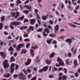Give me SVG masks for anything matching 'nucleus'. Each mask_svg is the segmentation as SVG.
<instances>
[{
	"label": "nucleus",
	"instance_id": "f257e3e1",
	"mask_svg": "<svg viewBox=\"0 0 80 80\" xmlns=\"http://www.w3.org/2000/svg\"><path fill=\"white\" fill-rule=\"evenodd\" d=\"M20 22H14L11 23V25L9 27L12 30H13L14 29V27L13 25H14L15 27H17L18 25H20Z\"/></svg>",
	"mask_w": 80,
	"mask_h": 80
},
{
	"label": "nucleus",
	"instance_id": "f03ea898",
	"mask_svg": "<svg viewBox=\"0 0 80 80\" xmlns=\"http://www.w3.org/2000/svg\"><path fill=\"white\" fill-rule=\"evenodd\" d=\"M18 78L20 80H25L27 79V78L26 77V76L25 75H24L23 73L22 72H20L18 75Z\"/></svg>",
	"mask_w": 80,
	"mask_h": 80
},
{
	"label": "nucleus",
	"instance_id": "7ed1b4c3",
	"mask_svg": "<svg viewBox=\"0 0 80 80\" xmlns=\"http://www.w3.org/2000/svg\"><path fill=\"white\" fill-rule=\"evenodd\" d=\"M8 62V61L7 59H6L5 61L3 62V65L4 68H7L9 66V64Z\"/></svg>",
	"mask_w": 80,
	"mask_h": 80
},
{
	"label": "nucleus",
	"instance_id": "20e7f679",
	"mask_svg": "<svg viewBox=\"0 0 80 80\" xmlns=\"http://www.w3.org/2000/svg\"><path fill=\"white\" fill-rule=\"evenodd\" d=\"M31 62H32V60H31V59L28 58V59L27 62H25L24 63V65L25 66H28L29 65H30V63H31Z\"/></svg>",
	"mask_w": 80,
	"mask_h": 80
},
{
	"label": "nucleus",
	"instance_id": "39448f33",
	"mask_svg": "<svg viewBox=\"0 0 80 80\" xmlns=\"http://www.w3.org/2000/svg\"><path fill=\"white\" fill-rule=\"evenodd\" d=\"M15 67V64L13 63L11 64L10 69L11 70V73H12L14 72V67Z\"/></svg>",
	"mask_w": 80,
	"mask_h": 80
},
{
	"label": "nucleus",
	"instance_id": "423d86ee",
	"mask_svg": "<svg viewBox=\"0 0 80 80\" xmlns=\"http://www.w3.org/2000/svg\"><path fill=\"white\" fill-rule=\"evenodd\" d=\"M29 21H30V24L32 25H33L36 22V19L35 18L30 19Z\"/></svg>",
	"mask_w": 80,
	"mask_h": 80
},
{
	"label": "nucleus",
	"instance_id": "0eeeda50",
	"mask_svg": "<svg viewBox=\"0 0 80 80\" xmlns=\"http://www.w3.org/2000/svg\"><path fill=\"white\" fill-rule=\"evenodd\" d=\"M66 42L68 43L70 46L71 45V43H72V39L68 38L65 40Z\"/></svg>",
	"mask_w": 80,
	"mask_h": 80
},
{
	"label": "nucleus",
	"instance_id": "6e6552de",
	"mask_svg": "<svg viewBox=\"0 0 80 80\" xmlns=\"http://www.w3.org/2000/svg\"><path fill=\"white\" fill-rule=\"evenodd\" d=\"M55 30V33H58V30H59V26L58 25H56L55 27L54 28Z\"/></svg>",
	"mask_w": 80,
	"mask_h": 80
},
{
	"label": "nucleus",
	"instance_id": "1a4fd4ad",
	"mask_svg": "<svg viewBox=\"0 0 80 80\" xmlns=\"http://www.w3.org/2000/svg\"><path fill=\"white\" fill-rule=\"evenodd\" d=\"M74 48H75L74 47L72 48L71 50L72 52L73 55H75L76 54V53H77V50L76 48H75L74 50L73 51Z\"/></svg>",
	"mask_w": 80,
	"mask_h": 80
},
{
	"label": "nucleus",
	"instance_id": "9d476101",
	"mask_svg": "<svg viewBox=\"0 0 80 80\" xmlns=\"http://www.w3.org/2000/svg\"><path fill=\"white\" fill-rule=\"evenodd\" d=\"M23 7H25V8H26L27 9H28L29 10H30V11H32V6H29L28 5H24Z\"/></svg>",
	"mask_w": 80,
	"mask_h": 80
},
{
	"label": "nucleus",
	"instance_id": "9b49d317",
	"mask_svg": "<svg viewBox=\"0 0 80 80\" xmlns=\"http://www.w3.org/2000/svg\"><path fill=\"white\" fill-rule=\"evenodd\" d=\"M0 55L2 58H6V55L5 53L2 52H0Z\"/></svg>",
	"mask_w": 80,
	"mask_h": 80
},
{
	"label": "nucleus",
	"instance_id": "f8f14e48",
	"mask_svg": "<svg viewBox=\"0 0 80 80\" xmlns=\"http://www.w3.org/2000/svg\"><path fill=\"white\" fill-rule=\"evenodd\" d=\"M73 68H75V67H77V66L78 65V64H77V60L75 59L74 60L73 62Z\"/></svg>",
	"mask_w": 80,
	"mask_h": 80
},
{
	"label": "nucleus",
	"instance_id": "ddd939ff",
	"mask_svg": "<svg viewBox=\"0 0 80 80\" xmlns=\"http://www.w3.org/2000/svg\"><path fill=\"white\" fill-rule=\"evenodd\" d=\"M30 55H31L32 57H33V56L34 55V51H33V50L31 49L30 50Z\"/></svg>",
	"mask_w": 80,
	"mask_h": 80
},
{
	"label": "nucleus",
	"instance_id": "4468645a",
	"mask_svg": "<svg viewBox=\"0 0 80 80\" xmlns=\"http://www.w3.org/2000/svg\"><path fill=\"white\" fill-rule=\"evenodd\" d=\"M55 52H52L49 56V58H53V57H55Z\"/></svg>",
	"mask_w": 80,
	"mask_h": 80
},
{
	"label": "nucleus",
	"instance_id": "2eb2a0df",
	"mask_svg": "<svg viewBox=\"0 0 80 80\" xmlns=\"http://www.w3.org/2000/svg\"><path fill=\"white\" fill-rule=\"evenodd\" d=\"M45 62L48 65H50V64H51L52 61L49 60L48 59H47L45 60Z\"/></svg>",
	"mask_w": 80,
	"mask_h": 80
},
{
	"label": "nucleus",
	"instance_id": "dca6fc26",
	"mask_svg": "<svg viewBox=\"0 0 80 80\" xmlns=\"http://www.w3.org/2000/svg\"><path fill=\"white\" fill-rule=\"evenodd\" d=\"M48 66H46L43 67L42 68L43 72H46V71H47V70H48Z\"/></svg>",
	"mask_w": 80,
	"mask_h": 80
},
{
	"label": "nucleus",
	"instance_id": "f3484780",
	"mask_svg": "<svg viewBox=\"0 0 80 80\" xmlns=\"http://www.w3.org/2000/svg\"><path fill=\"white\" fill-rule=\"evenodd\" d=\"M48 15H47L46 16H43L42 17V19L43 20L46 21L47 20V19L48 18Z\"/></svg>",
	"mask_w": 80,
	"mask_h": 80
},
{
	"label": "nucleus",
	"instance_id": "a211bd4d",
	"mask_svg": "<svg viewBox=\"0 0 80 80\" xmlns=\"http://www.w3.org/2000/svg\"><path fill=\"white\" fill-rule=\"evenodd\" d=\"M10 77V74L9 73H6L4 75V77H5L6 78H9Z\"/></svg>",
	"mask_w": 80,
	"mask_h": 80
},
{
	"label": "nucleus",
	"instance_id": "6ab92c4d",
	"mask_svg": "<svg viewBox=\"0 0 80 80\" xmlns=\"http://www.w3.org/2000/svg\"><path fill=\"white\" fill-rule=\"evenodd\" d=\"M24 16H22L21 17H19L17 19V20L18 21H19L20 20H23L24 19Z\"/></svg>",
	"mask_w": 80,
	"mask_h": 80
},
{
	"label": "nucleus",
	"instance_id": "aec40b11",
	"mask_svg": "<svg viewBox=\"0 0 80 80\" xmlns=\"http://www.w3.org/2000/svg\"><path fill=\"white\" fill-rule=\"evenodd\" d=\"M16 13V15L14 17V18H18V17L20 16V12H17Z\"/></svg>",
	"mask_w": 80,
	"mask_h": 80
},
{
	"label": "nucleus",
	"instance_id": "412c9836",
	"mask_svg": "<svg viewBox=\"0 0 80 80\" xmlns=\"http://www.w3.org/2000/svg\"><path fill=\"white\" fill-rule=\"evenodd\" d=\"M44 31H43L44 32H46L47 33H50V30L48 29L47 28H46L44 29Z\"/></svg>",
	"mask_w": 80,
	"mask_h": 80
},
{
	"label": "nucleus",
	"instance_id": "4be33fe9",
	"mask_svg": "<svg viewBox=\"0 0 80 80\" xmlns=\"http://www.w3.org/2000/svg\"><path fill=\"white\" fill-rule=\"evenodd\" d=\"M19 47L21 48H23L25 47V43H20L18 45Z\"/></svg>",
	"mask_w": 80,
	"mask_h": 80
},
{
	"label": "nucleus",
	"instance_id": "5701e85b",
	"mask_svg": "<svg viewBox=\"0 0 80 80\" xmlns=\"http://www.w3.org/2000/svg\"><path fill=\"white\" fill-rule=\"evenodd\" d=\"M27 26H22L20 28V30H23V29H24V30H25V29H27Z\"/></svg>",
	"mask_w": 80,
	"mask_h": 80
},
{
	"label": "nucleus",
	"instance_id": "b1692460",
	"mask_svg": "<svg viewBox=\"0 0 80 80\" xmlns=\"http://www.w3.org/2000/svg\"><path fill=\"white\" fill-rule=\"evenodd\" d=\"M26 53L27 50L23 49L22 50V51L21 52V54H22V53Z\"/></svg>",
	"mask_w": 80,
	"mask_h": 80
},
{
	"label": "nucleus",
	"instance_id": "393cba45",
	"mask_svg": "<svg viewBox=\"0 0 80 80\" xmlns=\"http://www.w3.org/2000/svg\"><path fill=\"white\" fill-rule=\"evenodd\" d=\"M11 62H15V58L13 56H12L10 58Z\"/></svg>",
	"mask_w": 80,
	"mask_h": 80
},
{
	"label": "nucleus",
	"instance_id": "a878e982",
	"mask_svg": "<svg viewBox=\"0 0 80 80\" xmlns=\"http://www.w3.org/2000/svg\"><path fill=\"white\" fill-rule=\"evenodd\" d=\"M39 58V57L37 56L36 58V63H39L40 62V60L38 59Z\"/></svg>",
	"mask_w": 80,
	"mask_h": 80
},
{
	"label": "nucleus",
	"instance_id": "bb28decb",
	"mask_svg": "<svg viewBox=\"0 0 80 80\" xmlns=\"http://www.w3.org/2000/svg\"><path fill=\"white\" fill-rule=\"evenodd\" d=\"M53 39H51L50 40H47L46 41V42L47 43H48V44H50V43H51V42H52V41Z\"/></svg>",
	"mask_w": 80,
	"mask_h": 80
},
{
	"label": "nucleus",
	"instance_id": "cd10ccee",
	"mask_svg": "<svg viewBox=\"0 0 80 80\" xmlns=\"http://www.w3.org/2000/svg\"><path fill=\"white\" fill-rule=\"evenodd\" d=\"M1 22H4L5 21V16H2L1 18Z\"/></svg>",
	"mask_w": 80,
	"mask_h": 80
},
{
	"label": "nucleus",
	"instance_id": "c85d7f7f",
	"mask_svg": "<svg viewBox=\"0 0 80 80\" xmlns=\"http://www.w3.org/2000/svg\"><path fill=\"white\" fill-rule=\"evenodd\" d=\"M59 64L61 66H64L65 65V64L63 61H62L61 62H60Z\"/></svg>",
	"mask_w": 80,
	"mask_h": 80
},
{
	"label": "nucleus",
	"instance_id": "c756f323",
	"mask_svg": "<svg viewBox=\"0 0 80 80\" xmlns=\"http://www.w3.org/2000/svg\"><path fill=\"white\" fill-rule=\"evenodd\" d=\"M42 33H43V35L44 37H47V36H48V33L46 34L45 32H42Z\"/></svg>",
	"mask_w": 80,
	"mask_h": 80
},
{
	"label": "nucleus",
	"instance_id": "7c9ffc66",
	"mask_svg": "<svg viewBox=\"0 0 80 80\" xmlns=\"http://www.w3.org/2000/svg\"><path fill=\"white\" fill-rule=\"evenodd\" d=\"M65 63L67 65H69L70 64V62H69V60L68 59H67L66 60Z\"/></svg>",
	"mask_w": 80,
	"mask_h": 80
},
{
	"label": "nucleus",
	"instance_id": "2f4dec72",
	"mask_svg": "<svg viewBox=\"0 0 80 80\" xmlns=\"http://www.w3.org/2000/svg\"><path fill=\"white\" fill-rule=\"evenodd\" d=\"M23 13H25V14H28L29 13V11L28 10H25L23 11Z\"/></svg>",
	"mask_w": 80,
	"mask_h": 80
},
{
	"label": "nucleus",
	"instance_id": "473e14b6",
	"mask_svg": "<svg viewBox=\"0 0 80 80\" xmlns=\"http://www.w3.org/2000/svg\"><path fill=\"white\" fill-rule=\"evenodd\" d=\"M29 29L30 30H31L32 31H33L34 30V28L31 26H30L29 27Z\"/></svg>",
	"mask_w": 80,
	"mask_h": 80
},
{
	"label": "nucleus",
	"instance_id": "72a5a7b5",
	"mask_svg": "<svg viewBox=\"0 0 80 80\" xmlns=\"http://www.w3.org/2000/svg\"><path fill=\"white\" fill-rule=\"evenodd\" d=\"M3 27V23H0V30H2Z\"/></svg>",
	"mask_w": 80,
	"mask_h": 80
},
{
	"label": "nucleus",
	"instance_id": "f704fd0d",
	"mask_svg": "<svg viewBox=\"0 0 80 80\" xmlns=\"http://www.w3.org/2000/svg\"><path fill=\"white\" fill-rule=\"evenodd\" d=\"M8 51H13V48L12 47H9V48L8 49Z\"/></svg>",
	"mask_w": 80,
	"mask_h": 80
},
{
	"label": "nucleus",
	"instance_id": "c9c22d12",
	"mask_svg": "<svg viewBox=\"0 0 80 80\" xmlns=\"http://www.w3.org/2000/svg\"><path fill=\"white\" fill-rule=\"evenodd\" d=\"M15 13H16L15 12H13V13L11 12V17H14L15 16Z\"/></svg>",
	"mask_w": 80,
	"mask_h": 80
},
{
	"label": "nucleus",
	"instance_id": "e433bc0d",
	"mask_svg": "<svg viewBox=\"0 0 80 80\" xmlns=\"http://www.w3.org/2000/svg\"><path fill=\"white\" fill-rule=\"evenodd\" d=\"M17 5H18V3H19V4L22 3V1H20V0H17Z\"/></svg>",
	"mask_w": 80,
	"mask_h": 80
},
{
	"label": "nucleus",
	"instance_id": "4c0bfd02",
	"mask_svg": "<svg viewBox=\"0 0 80 80\" xmlns=\"http://www.w3.org/2000/svg\"><path fill=\"white\" fill-rule=\"evenodd\" d=\"M31 48H33L34 50L36 49V48H38V46H35V47H34L33 46H32L31 47Z\"/></svg>",
	"mask_w": 80,
	"mask_h": 80
},
{
	"label": "nucleus",
	"instance_id": "58836bf2",
	"mask_svg": "<svg viewBox=\"0 0 80 80\" xmlns=\"http://www.w3.org/2000/svg\"><path fill=\"white\" fill-rule=\"evenodd\" d=\"M43 30V29L42 28H39L38 30H37V32H42Z\"/></svg>",
	"mask_w": 80,
	"mask_h": 80
},
{
	"label": "nucleus",
	"instance_id": "ea45409f",
	"mask_svg": "<svg viewBox=\"0 0 80 80\" xmlns=\"http://www.w3.org/2000/svg\"><path fill=\"white\" fill-rule=\"evenodd\" d=\"M20 48H21L19 47V45H18L16 48V50H17V51H20Z\"/></svg>",
	"mask_w": 80,
	"mask_h": 80
},
{
	"label": "nucleus",
	"instance_id": "a19ab883",
	"mask_svg": "<svg viewBox=\"0 0 80 80\" xmlns=\"http://www.w3.org/2000/svg\"><path fill=\"white\" fill-rule=\"evenodd\" d=\"M36 15L37 18L38 19H41V18H40V16L38 14H37Z\"/></svg>",
	"mask_w": 80,
	"mask_h": 80
},
{
	"label": "nucleus",
	"instance_id": "79ce46f5",
	"mask_svg": "<svg viewBox=\"0 0 80 80\" xmlns=\"http://www.w3.org/2000/svg\"><path fill=\"white\" fill-rule=\"evenodd\" d=\"M22 71L25 75H27V74H28V72H27V71H26L25 69H23Z\"/></svg>",
	"mask_w": 80,
	"mask_h": 80
},
{
	"label": "nucleus",
	"instance_id": "37998d69",
	"mask_svg": "<svg viewBox=\"0 0 80 80\" xmlns=\"http://www.w3.org/2000/svg\"><path fill=\"white\" fill-rule=\"evenodd\" d=\"M30 43H28L26 44V47L27 48H29V47H30Z\"/></svg>",
	"mask_w": 80,
	"mask_h": 80
},
{
	"label": "nucleus",
	"instance_id": "c03bdc74",
	"mask_svg": "<svg viewBox=\"0 0 80 80\" xmlns=\"http://www.w3.org/2000/svg\"><path fill=\"white\" fill-rule=\"evenodd\" d=\"M69 25L72 27H74V28H77V26H75L74 25H73L72 24H70Z\"/></svg>",
	"mask_w": 80,
	"mask_h": 80
},
{
	"label": "nucleus",
	"instance_id": "a18cd8bd",
	"mask_svg": "<svg viewBox=\"0 0 80 80\" xmlns=\"http://www.w3.org/2000/svg\"><path fill=\"white\" fill-rule=\"evenodd\" d=\"M58 69H57V68L54 67V68L53 69V70H52V72H55V71H57Z\"/></svg>",
	"mask_w": 80,
	"mask_h": 80
},
{
	"label": "nucleus",
	"instance_id": "49530a36",
	"mask_svg": "<svg viewBox=\"0 0 80 80\" xmlns=\"http://www.w3.org/2000/svg\"><path fill=\"white\" fill-rule=\"evenodd\" d=\"M34 12H35V14H38V10L37 9H35L34 10Z\"/></svg>",
	"mask_w": 80,
	"mask_h": 80
},
{
	"label": "nucleus",
	"instance_id": "de8ad7c7",
	"mask_svg": "<svg viewBox=\"0 0 80 80\" xmlns=\"http://www.w3.org/2000/svg\"><path fill=\"white\" fill-rule=\"evenodd\" d=\"M62 78L63 80H67V76L64 75L62 77Z\"/></svg>",
	"mask_w": 80,
	"mask_h": 80
},
{
	"label": "nucleus",
	"instance_id": "09e8293b",
	"mask_svg": "<svg viewBox=\"0 0 80 80\" xmlns=\"http://www.w3.org/2000/svg\"><path fill=\"white\" fill-rule=\"evenodd\" d=\"M57 60L58 62H59V63H60V62H62V60L60 58H58Z\"/></svg>",
	"mask_w": 80,
	"mask_h": 80
},
{
	"label": "nucleus",
	"instance_id": "8fccbe9b",
	"mask_svg": "<svg viewBox=\"0 0 80 80\" xmlns=\"http://www.w3.org/2000/svg\"><path fill=\"white\" fill-rule=\"evenodd\" d=\"M63 70L64 73H67V69L64 68L63 69Z\"/></svg>",
	"mask_w": 80,
	"mask_h": 80
},
{
	"label": "nucleus",
	"instance_id": "3c124183",
	"mask_svg": "<svg viewBox=\"0 0 80 80\" xmlns=\"http://www.w3.org/2000/svg\"><path fill=\"white\" fill-rule=\"evenodd\" d=\"M58 71H63V68L60 67L58 68Z\"/></svg>",
	"mask_w": 80,
	"mask_h": 80
},
{
	"label": "nucleus",
	"instance_id": "603ef678",
	"mask_svg": "<svg viewBox=\"0 0 80 80\" xmlns=\"http://www.w3.org/2000/svg\"><path fill=\"white\" fill-rule=\"evenodd\" d=\"M24 42H30V39L28 38H26L24 40Z\"/></svg>",
	"mask_w": 80,
	"mask_h": 80
},
{
	"label": "nucleus",
	"instance_id": "864d4df0",
	"mask_svg": "<svg viewBox=\"0 0 80 80\" xmlns=\"http://www.w3.org/2000/svg\"><path fill=\"white\" fill-rule=\"evenodd\" d=\"M37 79V76L33 77L31 80H35Z\"/></svg>",
	"mask_w": 80,
	"mask_h": 80
},
{
	"label": "nucleus",
	"instance_id": "5fc2aeb1",
	"mask_svg": "<svg viewBox=\"0 0 80 80\" xmlns=\"http://www.w3.org/2000/svg\"><path fill=\"white\" fill-rule=\"evenodd\" d=\"M49 23L50 24H51V25H53V21L50 20L49 21Z\"/></svg>",
	"mask_w": 80,
	"mask_h": 80
},
{
	"label": "nucleus",
	"instance_id": "6e6d98bb",
	"mask_svg": "<svg viewBox=\"0 0 80 80\" xmlns=\"http://www.w3.org/2000/svg\"><path fill=\"white\" fill-rule=\"evenodd\" d=\"M28 22V20L27 19H25L24 20V23H25V22Z\"/></svg>",
	"mask_w": 80,
	"mask_h": 80
},
{
	"label": "nucleus",
	"instance_id": "4d7b16f0",
	"mask_svg": "<svg viewBox=\"0 0 80 80\" xmlns=\"http://www.w3.org/2000/svg\"><path fill=\"white\" fill-rule=\"evenodd\" d=\"M27 71L28 73H31V72H32V71L30 69H27Z\"/></svg>",
	"mask_w": 80,
	"mask_h": 80
},
{
	"label": "nucleus",
	"instance_id": "13d9d810",
	"mask_svg": "<svg viewBox=\"0 0 80 80\" xmlns=\"http://www.w3.org/2000/svg\"><path fill=\"white\" fill-rule=\"evenodd\" d=\"M18 74H14L13 75V78H16L17 77H18Z\"/></svg>",
	"mask_w": 80,
	"mask_h": 80
},
{
	"label": "nucleus",
	"instance_id": "bf43d9fd",
	"mask_svg": "<svg viewBox=\"0 0 80 80\" xmlns=\"http://www.w3.org/2000/svg\"><path fill=\"white\" fill-rule=\"evenodd\" d=\"M48 28L49 29H51V30H53V28H52V26L50 25H49L48 26Z\"/></svg>",
	"mask_w": 80,
	"mask_h": 80
},
{
	"label": "nucleus",
	"instance_id": "052dcab7",
	"mask_svg": "<svg viewBox=\"0 0 80 80\" xmlns=\"http://www.w3.org/2000/svg\"><path fill=\"white\" fill-rule=\"evenodd\" d=\"M79 7L80 6H79V5L75 7V9H76V10H78V9H79Z\"/></svg>",
	"mask_w": 80,
	"mask_h": 80
},
{
	"label": "nucleus",
	"instance_id": "680f3d73",
	"mask_svg": "<svg viewBox=\"0 0 80 80\" xmlns=\"http://www.w3.org/2000/svg\"><path fill=\"white\" fill-rule=\"evenodd\" d=\"M18 67H19V66L18 65H16L15 69L16 70H18Z\"/></svg>",
	"mask_w": 80,
	"mask_h": 80
},
{
	"label": "nucleus",
	"instance_id": "e2e57ef3",
	"mask_svg": "<svg viewBox=\"0 0 80 80\" xmlns=\"http://www.w3.org/2000/svg\"><path fill=\"white\" fill-rule=\"evenodd\" d=\"M38 72L39 73L43 72V68H42V69H39L38 71Z\"/></svg>",
	"mask_w": 80,
	"mask_h": 80
},
{
	"label": "nucleus",
	"instance_id": "0e129e2a",
	"mask_svg": "<svg viewBox=\"0 0 80 80\" xmlns=\"http://www.w3.org/2000/svg\"><path fill=\"white\" fill-rule=\"evenodd\" d=\"M52 43H53L54 44H57V41L56 40H53L52 42Z\"/></svg>",
	"mask_w": 80,
	"mask_h": 80
},
{
	"label": "nucleus",
	"instance_id": "69168bd1",
	"mask_svg": "<svg viewBox=\"0 0 80 80\" xmlns=\"http://www.w3.org/2000/svg\"><path fill=\"white\" fill-rule=\"evenodd\" d=\"M22 36H20L19 38V41L22 42Z\"/></svg>",
	"mask_w": 80,
	"mask_h": 80
},
{
	"label": "nucleus",
	"instance_id": "338daca9",
	"mask_svg": "<svg viewBox=\"0 0 80 80\" xmlns=\"http://www.w3.org/2000/svg\"><path fill=\"white\" fill-rule=\"evenodd\" d=\"M32 77V74H30L28 75V78H31V77Z\"/></svg>",
	"mask_w": 80,
	"mask_h": 80
},
{
	"label": "nucleus",
	"instance_id": "774afa93",
	"mask_svg": "<svg viewBox=\"0 0 80 80\" xmlns=\"http://www.w3.org/2000/svg\"><path fill=\"white\" fill-rule=\"evenodd\" d=\"M23 37H28V34H24Z\"/></svg>",
	"mask_w": 80,
	"mask_h": 80
}]
</instances>
